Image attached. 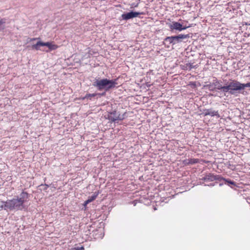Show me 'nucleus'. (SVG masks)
Instances as JSON below:
<instances>
[{"instance_id":"obj_1","label":"nucleus","mask_w":250,"mask_h":250,"mask_svg":"<svg viewBox=\"0 0 250 250\" xmlns=\"http://www.w3.org/2000/svg\"><path fill=\"white\" fill-rule=\"evenodd\" d=\"M29 200V194L26 191H22L17 198L8 200L6 201H1L2 205L1 208L10 210H21L26 208L25 204L27 203Z\"/></svg>"},{"instance_id":"obj_2","label":"nucleus","mask_w":250,"mask_h":250,"mask_svg":"<svg viewBox=\"0 0 250 250\" xmlns=\"http://www.w3.org/2000/svg\"><path fill=\"white\" fill-rule=\"evenodd\" d=\"M117 84L116 80H110L107 79L96 80L93 83V85L96 87L99 90L104 89L105 91L115 87Z\"/></svg>"},{"instance_id":"obj_3","label":"nucleus","mask_w":250,"mask_h":250,"mask_svg":"<svg viewBox=\"0 0 250 250\" xmlns=\"http://www.w3.org/2000/svg\"><path fill=\"white\" fill-rule=\"evenodd\" d=\"M239 90H241V83L237 81L232 80L228 85H225V92H229L233 94L234 91Z\"/></svg>"},{"instance_id":"obj_4","label":"nucleus","mask_w":250,"mask_h":250,"mask_svg":"<svg viewBox=\"0 0 250 250\" xmlns=\"http://www.w3.org/2000/svg\"><path fill=\"white\" fill-rule=\"evenodd\" d=\"M189 38L188 34H180L178 36L167 37L165 39V42H168L169 44H175L176 43L181 42V39H184Z\"/></svg>"},{"instance_id":"obj_5","label":"nucleus","mask_w":250,"mask_h":250,"mask_svg":"<svg viewBox=\"0 0 250 250\" xmlns=\"http://www.w3.org/2000/svg\"><path fill=\"white\" fill-rule=\"evenodd\" d=\"M108 118L112 122H115L118 120H123L124 118V115H121L119 112L114 111L109 113L108 115Z\"/></svg>"},{"instance_id":"obj_6","label":"nucleus","mask_w":250,"mask_h":250,"mask_svg":"<svg viewBox=\"0 0 250 250\" xmlns=\"http://www.w3.org/2000/svg\"><path fill=\"white\" fill-rule=\"evenodd\" d=\"M144 12H130L127 13L123 14L122 15L123 19L127 20L133 18L138 17L139 15H144Z\"/></svg>"},{"instance_id":"obj_7","label":"nucleus","mask_w":250,"mask_h":250,"mask_svg":"<svg viewBox=\"0 0 250 250\" xmlns=\"http://www.w3.org/2000/svg\"><path fill=\"white\" fill-rule=\"evenodd\" d=\"M170 28L173 29L182 31L187 28V27H182V25L178 22H173L172 24L170 26Z\"/></svg>"},{"instance_id":"obj_8","label":"nucleus","mask_w":250,"mask_h":250,"mask_svg":"<svg viewBox=\"0 0 250 250\" xmlns=\"http://www.w3.org/2000/svg\"><path fill=\"white\" fill-rule=\"evenodd\" d=\"M44 46L47 47L49 51L55 50L59 47V46L55 44L54 42H44Z\"/></svg>"},{"instance_id":"obj_9","label":"nucleus","mask_w":250,"mask_h":250,"mask_svg":"<svg viewBox=\"0 0 250 250\" xmlns=\"http://www.w3.org/2000/svg\"><path fill=\"white\" fill-rule=\"evenodd\" d=\"M205 116L210 115L211 116L219 117V115L217 111L212 110L211 109H205L203 111Z\"/></svg>"},{"instance_id":"obj_10","label":"nucleus","mask_w":250,"mask_h":250,"mask_svg":"<svg viewBox=\"0 0 250 250\" xmlns=\"http://www.w3.org/2000/svg\"><path fill=\"white\" fill-rule=\"evenodd\" d=\"M213 84L214 86L215 89L222 90L225 92V86H222L221 82L215 80L213 81Z\"/></svg>"},{"instance_id":"obj_11","label":"nucleus","mask_w":250,"mask_h":250,"mask_svg":"<svg viewBox=\"0 0 250 250\" xmlns=\"http://www.w3.org/2000/svg\"><path fill=\"white\" fill-rule=\"evenodd\" d=\"M203 180L205 181H214L216 180H217L216 176L212 174H208V175H206L204 178Z\"/></svg>"},{"instance_id":"obj_12","label":"nucleus","mask_w":250,"mask_h":250,"mask_svg":"<svg viewBox=\"0 0 250 250\" xmlns=\"http://www.w3.org/2000/svg\"><path fill=\"white\" fill-rule=\"evenodd\" d=\"M41 46H44V42L39 41L36 44L32 45V48L36 50H40Z\"/></svg>"},{"instance_id":"obj_13","label":"nucleus","mask_w":250,"mask_h":250,"mask_svg":"<svg viewBox=\"0 0 250 250\" xmlns=\"http://www.w3.org/2000/svg\"><path fill=\"white\" fill-rule=\"evenodd\" d=\"M98 195V193L95 192L92 196L89 197L88 199L85 201V204L86 205L95 200Z\"/></svg>"},{"instance_id":"obj_14","label":"nucleus","mask_w":250,"mask_h":250,"mask_svg":"<svg viewBox=\"0 0 250 250\" xmlns=\"http://www.w3.org/2000/svg\"><path fill=\"white\" fill-rule=\"evenodd\" d=\"M98 94L93 93V94H86L85 96L81 99L82 100H84L85 99H90L91 97H94Z\"/></svg>"},{"instance_id":"obj_15","label":"nucleus","mask_w":250,"mask_h":250,"mask_svg":"<svg viewBox=\"0 0 250 250\" xmlns=\"http://www.w3.org/2000/svg\"><path fill=\"white\" fill-rule=\"evenodd\" d=\"M199 160L198 159L191 158L188 160V164H195L199 163Z\"/></svg>"},{"instance_id":"obj_16","label":"nucleus","mask_w":250,"mask_h":250,"mask_svg":"<svg viewBox=\"0 0 250 250\" xmlns=\"http://www.w3.org/2000/svg\"><path fill=\"white\" fill-rule=\"evenodd\" d=\"M206 87H208V88L210 90V91H213L215 89L214 86L212 83H211L210 84H207L206 85Z\"/></svg>"},{"instance_id":"obj_17","label":"nucleus","mask_w":250,"mask_h":250,"mask_svg":"<svg viewBox=\"0 0 250 250\" xmlns=\"http://www.w3.org/2000/svg\"><path fill=\"white\" fill-rule=\"evenodd\" d=\"M245 87H250V82L247 83H241V90L244 89Z\"/></svg>"},{"instance_id":"obj_18","label":"nucleus","mask_w":250,"mask_h":250,"mask_svg":"<svg viewBox=\"0 0 250 250\" xmlns=\"http://www.w3.org/2000/svg\"><path fill=\"white\" fill-rule=\"evenodd\" d=\"M193 68V66L192 64L191 63H187L186 64L185 69H186L190 70Z\"/></svg>"},{"instance_id":"obj_19","label":"nucleus","mask_w":250,"mask_h":250,"mask_svg":"<svg viewBox=\"0 0 250 250\" xmlns=\"http://www.w3.org/2000/svg\"><path fill=\"white\" fill-rule=\"evenodd\" d=\"M84 250L83 247L73 248L71 249V250Z\"/></svg>"},{"instance_id":"obj_20","label":"nucleus","mask_w":250,"mask_h":250,"mask_svg":"<svg viewBox=\"0 0 250 250\" xmlns=\"http://www.w3.org/2000/svg\"><path fill=\"white\" fill-rule=\"evenodd\" d=\"M5 23V20L4 19H0V26Z\"/></svg>"},{"instance_id":"obj_21","label":"nucleus","mask_w":250,"mask_h":250,"mask_svg":"<svg viewBox=\"0 0 250 250\" xmlns=\"http://www.w3.org/2000/svg\"><path fill=\"white\" fill-rule=\"evenodd\" d=\"M37 39H38V38H32V39H30V41H35V40H37Z\"/></svg>"},{"instance_id":"obj_22","label":"nucleus","mask_w":250,"mask_h":250,"mask_svg":"<svg viewBox=\"0 0 250 250\" xmlns=\"http://www.w3.org/2000/svg\"><path fill=\"white\" fill-rule=\"evenodd\" d=\"M229 182L232 185H234V183L232 181H229Z\"/></svg>"},{"instance_id":"obj_23","label":"nucleus","mask_w":250,"mask_h":250,"mask_svg":"<svg viewBox=\"0 0 250 250\" xmlns=\"http://www.w3.org/2000/svg\"><path fill=\"white\" fill-rule=\"evenodd\" d=\"M104 95H105V93H102V94H101V95H102V96H104Z\"/></svg>"},{"instance_id":"obj_24","label":"nucleus","mask_w":250,"mask_h":250,"mask_svg":"<svg viewBox=\"0 0 250 250\" xmlns=\"http://www.w3.org/2000/svg\"><path fill=\"white\" fill-rule=\"evenodd\" d=\"M246 25H250V23H246Z\"/></svg>"}]
</instances>
